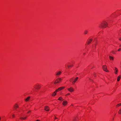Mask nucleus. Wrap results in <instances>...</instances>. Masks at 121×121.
<instances>
[{
  "mask_svg": "<svg viewBox=\"0 0 121 121\" xmlns=\"http://www.w3.org/2000/svg\"><path fill=\"white\" fill-rule=\"evenodd\" d=\"M107 23L105 22L103 23H101V24L100 26V27H101L102 28H105L107 26Z\"/></svg>",
  "mask_w": 121,
  "mask_h": 121,
  "instance_id": "1",
  "label": "nucleus"
},
{
  "mask_svg": "<svg viewBox=\"0 0 121 121\" xmlns=\"http://www.w3.org/2000/svg\"><path fill=\"white\" fill-rule=\"evenodd\" d=\"M103 68L104 71L106 72H109L108 70L107 69V67L106 65H104L103 66Z\"/></svg>",
  "mask_w": 121,
  "mask_h": 121,
  "instance_id": "2",
  "label": "nucleus"
},
{
  "mask_svg": "<svg viewBox=\"0 0 121 121\" xmlns=\"http://www.w3.org/2000/svg\"><path fill=\"white\" fill-rule=\"evenodd\" d=\"M61 80V79L60 78H59L58 79H57L54 82L55 84H56L59 82Z\"/></svg>",
  "mask_w": 121,
  "mask_h": 121,
  "instance_id": "3",
  "label": "nucleus"
},
{
  "mask_svg": "<svg viewBox=\"0 0 121 121\" xmlns=\"http://www.w3.org/2000/svg\"><path fill=\"white\" fill-rule=\"evenodd\" d=\"M68 90L70 92H72L74 91V89L72 87H70V88L68 89Z\"/></svg>",
  "mask_w": 121,
  "mask_h": 121,
  "instance_id": "4",
  "label": "nucleus"
},
{
  "mask_svg": "<svg viewBox=\"0 0 121 121\" xmlns=\"http://www.w3.org/2000/svg\"><path fill=\"white\" fill-rule=\"evenodd\" d=\"M78 78V77H77L72 82V83L73 84H75L76 82L77 81Z\"/></svg>",
  "mask_w": 121,
  "mask_h": 121,
  "instance_id": "5",
  "label": "nucleus"
},
{
  "mask_svg": "<svg viewBox=\"0 0 121 121\" xmlns=\"http://www.w3.org/2000/svg\"><path fill=\"white\" fill-rule=\"evenodd\" d=\"M45 110L46 111H48L49 110V108L48 106H45Z\"/></svg>",
  "mask_w": 121,
  "mask_h": 121,
  "instance_id": "6",
  "label": "nucleus"
},
{
  "mask_svg": "<svg viewBox=\"0 0 121 121\" xmlns=\"http://www.w3.org/2000/svg\"><path fill=\"white\" fill-rule=\"evenodd\" d=\"M67 101H64L63 103L62 104L63 105L65 106L67 105Z\"/></svg>",
  "mask_w": 121,
  "mask_h": 121,
  "instance_id": "7",
  "label": "nucleus"
},
{
  "mask_svg": "<svg viewBox=\"0 0 121 121\" xmlns=\"http://www.w3.org/2000/svg\"><path fill=\"white\" fill-rule=\"evenodd\" d=\"M36 89H39L41 87V86L40 85H36Z\"/></svg>",
  "mask_w": 121,
  "mask_h": 121,
  "instance_id": "8",
  "label": "nucleus"
},
{
  "mask_svg": "<svg viewBox=\"0 0 121 121\" xmlns=\"http://www.w3.org/2000/svg\"><path fill=\"white\" fill-rule=\"evenodd\" d=\"M58 91V89L56 90L55 91H54V93H55V94L54 95L53 94H52V95L53 96H54L55 95H56V92L57 91Z\"/></svg>",
  "mask_w": 121,
  "mask_h": 121,
  "instance_id": "9",
  "label": "nucleus"
},
{
  "mask_svg": "<svg viewBox=\"0 0 121 121\" xmlns=\"http://www.w3.org/2000/svg\"><path fill=\"white\" fill-rule=\"evenodd\" d=\"M115 74H117V72L118 71V69H117V68H116L115 67Z\"/></svg>",
  "mask_w": 121,
  "mask_h": 121,
  "instance_id": "10",
  "label": "nucleus"
},
{
  "mask_svg": "<svg viewBox=\"0 0 121 121\" xmlns=\"http://www.w3.org/2000/svg\"><path fill=\"white\" fill-rule=\"evenodd\" d=\"M121 75H119L117 78V81H119L120 79L121 78Z\"/></svg>",
  "mask_w": 121,
  "mask_h": 121,
  "instance_id": "11",
  "label": "nucleus"
},
{
  "mask_svg": "<svg viewBox=\"0 0 121 121\" xmlns=\"http://www.w3.org/2000/svg\"><path fill=\"white\" fill-rule=\"evenodd\" d=\"M92 41V39H90L87 42V43L88 44H90L91 42Z\"/></svg>",
  "mask_w": 121,
  "mask_h": 121,
  "instance_id": "12",
  "label": "nucleus"
},
{
  "mask_svg": "<svg viewBox=\"0 0 121 121\" xmlns=\"http://www.w3.org/2000/svg\"><path fill=\"white\" fill-rule=\"evenodd\" d=\"M30 98V96L28 97L27 98L25 99V100L26 101H28L29 100Z\"/></svg>",
  "mask_w": 121,
  "mask_h": 121,
  "instance_id": "13",
  "label": "nucleus"
},
{
  "mask_svg": "<svg viewBox=\"0 0 121 121\" xmlns=\"http://www.w3.org/2000/svg\"><path fill=\"white\" fill-rule=\"evenodd\" d=\"M58 100H60L62 101L64 100V99L61 97H60L58 98Z\"/></svg>",
  "mask_w": 121,
  "mask_h": 121,
  "instance_id": "14",
  "label": "nucleus"
},
{
  "mask_svg": "<svg viewBox=\"0 0 121 121\" xmlns=\"http://www.w3.org/2000/svg\"><path fill=\"white\" fill-rule=\"evenodd\" d=\"M109 59L110 60H113L114 58H113V57L111 56H109Z\"/></svg>",
  "mask_w": 121,
  "mask_h": 121,
  "instance_id": "15",
  "label": "nucleus"
},
{
  "mask_svg": "<svg viewBox=\"0 0 121 121\" xmlns=\"http://www.w3.org/2000/svg\"><path fill=\"white\" fill-rule=\"evenodd\" d=\"M61 73V71H59L56 74V75H60V74Z\"/></svg>",
  "mask_w": 121,
  "mask_h": 121,
  "instance_id": "16",
  "label": "nucleus"
},
{
  "mask_svg": "<svg viewBox=\"0 0 121 121\" xmlns=\"http://www.w3.org/2000/svg\"><path fill=\"white\" fill-rule=\"evenodd\" d=\"M64 87H61L59 88H58V91H59L60 90H61L62 89H64Z\"/></svg>",
  "mask_w": 121,
  "mask_h": 121,
  "instance_id": "17",
  "label": "nucleus"
},
{
  "mask_svg": "<svg viewBox=\"0 0 121 121\" xmlns=\"http://www.w3.org/2000/svg\"><path fill=\"white\" fill-rule=\"evenodd\" d=\"M14 107H15V109H16L17 108H18V106L17 104H16L14 106Z\"/></svg>",
  "mask_w": 121,
  "mask_h": 121,
  "instance_id": "18",
  "label": "nucleus"
},
{
  "mask_svg": "<svg viewBox=\"0 0 121 121\" xmlns=\"http://www.w3.org/2000/svg\"><path fill=\"white\" fill-rule=\"evenodd\" d=\"M88 32V31L87 30H86L84 32V34H87V32Z\"/></svg>",
  "mask_w": 121,
  "mask_h": 121,
  "instance_id": "19",
  "label": "nucleus"
},
{
  "mask_svg": "<svg viewBox=\"0 0 121 121\" xmlns=\"http://www.w3.org/2000/svg\"><path fill=\"white\" fill-rule=\"evenodd\" d=\"M118 113L119 114H121V107L119 110L118 112Z\"/></svg>",
  "mask_w": 121,
  "mask_h": 121,
  "instance_id": "20",
  "label": "nucleus"
},
{
  "mask_svg": "<svg viewBox=\"0 0 121 121\" xmlns=\"http://www.w3.org/2000/svg\"><path fill=\"white\" fill-rule=\"evenodd\" d=\"M121 105V103L117 105L116 107H117V106H119Z\"/></svg>",
  "mask_w": 121,
  "mask_h": 121,
  "instance_id": "21",
  "label": "nucleus"
},
{
  "mask_svg": "<svg viewBox=\"0 0 121 121\" xmlns=\"http://www.w3.org/2000/svg\"><path fill=\"white\" fill-rule=\"evenodd\" d=\"M73 79V78H71L70 80V81L71 82L72 81Z\"/></svg>",
  "mask_w": 121,
  "mask_h": 121,
  "instance_id": "22",
  "label": "nucleus"
},
{
  "mask_svg": "<svg viewBox=\"0 0 121 121\" xmlns=\"http://www.w3.org/2000/svg\"><path fill=\"white\" fill-rule=\"evenodd\" d=\"M77 118H74V119H73V120L74 121H76L77 120Z\"/></svg>",
  "mask_w": 121,
  "mask_h": 121,
  "instance_id": "23",
  "label": "nucleus"
},
{
  "mask_svg": "<svg viewBox=\"0 0 121 121\" xmlns=\"http://www.w3.org/2000/svg\"><path fill=\"white\" fill-rule=\"evenodd\" d=\"M73 66V65H68V68H69V67H72V66Z\"/></svg>",
  "mask_w": 121,
  "mask_h": 121,
  "instance_id": "24",
  "label": "nucleus"
},
{
  "mask_svg": "<svg viewBox=\"0 0 121 121\" xmlns=\"http://www.w3.org/2000/svg\"><path fill=\"white\" fill-rule=\"evenodd\" d=\"M20 119H21L22 120H23V119H24V118L22 117H21L20 118Z\"/></svg>",
  "mask_w": 121,
  "mask_h": 121,
  "instance_id": "25",
  "label": "nucleus"
},
{
  "mask_svg": "<svg viewBox=\"0 0 121 121\" xmlns=\"http://www.w3.org/2000/svg\"><path fill=\"white\" fill-rule=\"evenodd\" d=\"M15 116V115L14 114H13L12 115V117H14Z\"/></svg>",
  "mask_w": 121,
  "mask_h": 121,
  "instance_id": "26",
  "label": "nucleus"
},
{
  "mask_svg": "<svg viewBox=\"0 0 121 121\" xmlns=\"http://www.w3.org/2000/svg\"><path fill=\"white\" fill-rule=\"evenodd\" d=\"M70 95V93H68L66 95Z\"/></svg>",
  "mask_w": 121,
  "mask_h": 121,
  "instance_id": "27",
  "label": "nucleus"
},
{
  "mask_svg": "<svg viewBox=\"0 0 121 121\" xmlns=\"http://www.w3.org/2000/svg\"><path fill=\"white\" fill-rule=\"evenodd\" d=\"M120 50H121V49L120 48V49H119L118 50V51H120Z\"/></svg>",
  "mask_w": 121,
  "mask_h": 121,
  "instance_id": "28",
  "label": "nucleus"
},
{
  "mask_svg": "<svg viewBox=\"0 0 121 121\" xmlns=\"http://www.w3.org/2000/svg\"><path fill=\"white\" fill-rule=\"evenodd\" d=\"M31 112V111L30 110L29 111V112H27V113H29V112Z\"/></svg>",
  "mask_w": 121,
  "mask_h": 121,
  "instance_id": "29",
  "label": "nucleus"
},
{
  "mask_svg": "<svg viewBox=\"0 0 121 121\" xmlns=\"http://www.w3.org/2000/svg\"><path fill=\"white\" fill-rule=\"evenodd\" d=\"M26 117H25L24 118V119H26Z\"/></svg>",
  "mask_w": 121,
  "mask_h": 121,
  "instance_id": "30",
  "label": "nucleus"
},
{
  "mask_svg": "<svg viewBox=\"0 0 121 121\" xmlns=\"http://www.w3.org/2000/svg\"><path fill=\"white\" fill-rule=\"evenodd\" d=\"M55 116V119H57V118Z\"/></svg>",
  "mask_w": 121,
  "mask_h": 121,
  "instance_id": "31",
  "label": "nucleus"
},
{
  "mask_svg": "<svg viewBox=\"0 0 121 121\" xmlns=\"http://www.w3.org/2000/svg\"><path fill=\"white\" fill-rule=\"evenodd\" d=\"M119 39L120 40H121V38H119Z\"/></svg>",
  "mask_w": 121,
  "mask_h": 121,
  "instance_id": "32",
  "label": "nucleus"
},
{
  "mask_svg": "<svg viewBox=\"0 0 121 121\" xmlns=\"http://www.w3.org/2000/svg\"><path fill=\"white\" fill-rule=\"evenodd\" d=\"M36 121H40L39 120H37Z\"/></svg>",
  "mask_w": 121,
  "mask_h": 121,
  "instance_id": "33",
  "label": "nucleus"
},
{
  "mask_svg": "<svg viewBox=\"0 0 121 121\" xmlns=\"http://www.w3.org/2000/svg\"><path fill=\"white\" fill-rule=\"evenodd\" d=\"M96 44H95V47H96Z\"/></svg>",
  "mask_w": 121,
  "mask_h": 121,
  "instance_id": "34",
  "label": "nucleus"
},
{
  "mask_svg": "<svg viewBox=\"0 0 121 121\" xmlns=\"http://www.w3.org/2000/svg\"><path fill=\"white\" fill-rule=\"evenodd\" d=\"M53 94L54 95V94H55V93H53Z\"/></svg>",
  "mask_w": 121,
  "mask_h": 121,
  "instance_id": "35",
  "label": "nucleus"
},
{
  "mask_svg": "<svg viewBox=\"0 0 121 121\" xmlns=\"http://www.w3.org/2000/svg\"><path fill=\"white\" fill-rule=\"evenodd\" d=\"M121 45L120 46V47H121Z\"/></svg>",
  "mask_w": 121,
  "mask_h": 121,
  "instance_id": "36",
  "label": "nucleus"
}]
</instances>
